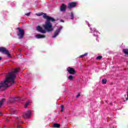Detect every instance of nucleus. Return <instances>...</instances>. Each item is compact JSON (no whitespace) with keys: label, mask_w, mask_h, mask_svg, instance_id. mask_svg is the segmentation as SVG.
<instances>
[{"label":"nucleus","mask_w":128,"mask_h":128,"mask_svg":"<svg viewBox=\"0 0 128 128\" xmlns=\"http://www.w3.org/2000/svg\"><path fill=\"white\" fill-rule=\"evenodd\" d=\"M43 18L46 20L45 24L44 26V30L42 29L40 26H38L36 27V30L42 34H46V32H52V30H54V28H52V24L50 22H56V19L52 17L47 16L46 14H44V15H43Z\"/></svg>","instance_id":"nucleus-1"},{"label":"nucleus","mask_w":128,"mask_h":128,"mask_svg":"<svg viewBox=\"0 0 128 128\" xmlns=\"http://www.w3.org/2000/svg\"><path fill=\"white\" fill-rule=\"evenodd\" d=\"M19 68H15L14 71L8 72L6 76V78L4 82H2L4 84L7 88L12 86L14 84H16V74L18 72Z\"/></svg>","instance_id":"nucleus-2"},{"label":"nucleus","mask_w":128,"mask_h":128,"mask_svg":"<svg viewBox=\"0 0 128 128\" xmlns=\"http://www.w3.org/2000/svg\"><path fill=\"white\" fill-rule=\"evenodd\" d=\"M0 52H2V54H6L9 58H12V55L10 54V51L6 50V48L4 47H0Z\"/></svg>","instance_id":"nucleus-3"},{"label":"nucleus","mask_w":128,"mask_h":128,"mask_svg":"<svg viewBox=\"0 0 128 128\" xmlns=\"http://www.w3.org/2000/svg\"><path fill=\"white\" fill-rule=\"evenodd\" d=\"M16 30H18V33L17 34L18 38L22 39L24 38V30L20 28H17Z\"/></svg>","instance_id":"nucleus-4"},{"label":"nucleus","mask_w":128,"mask_h":128,"mask_svg":"<svg viewBox=\"0 0 128 128\" xmlns=\"http://www.w3.org/2000/svg\"><path fill=\"white\" fill-rule=\"evenodd\" d=\"M62 29V27L61 26L59 28L56 30L54 32V35L52 36V38H56L60 34V30Z\"/></svg>","instance_id":"nucleus-5"},{"label":"nucleus","mask_w":128,"mask_h":128,"mask_svg":"<svg viewBox=\"0 0 128 128\" xmlns=\"http://www.w3.org/2000/svg\"><path fill=\"white\" fill-rule=\"evenodd\" d=\"M67 72H68L70 74H76V70H74V68L70 67L67 68Z\"/></svg>","instance_id":"nucleus-6"},{"label":"nucleus","mask_w":128,"mask_h":128,"mask_svg":"<svg viewBox=\"0 0 128 128\" xmlns=\"http://www.w3.org/2000/svg\"><path fill=\"white\" fill-rule=\"evenodd\" d=\"M22 116L24 118H28L30 116V111H28L24 113Z\"/></svg>","instance_id":"nucleus-7"},{"label":"nucleus","mask_w":128,"mask_h":128,"mask_svg":"<svg viewBox=\"0 0 128 128\" xmlns=\"http://www.w3.org/2000/svg\"><path fill=\"white\" fill-rule=\"evenodd\" d=\"M18 100L16 98H10L8 102V104H14V102H18Z\"/></svg>","instance_id":"nucleus-8"},{"label":"nucleus","mask_w":128,"mask_h":128,"mask_svg":"<svg viewBox=\"0 0 128 128\" xmlns=\"http://www.w3.org/2000/svg\"><path fill=\"white\" fill-rule=\"evenodd\" d=\"M76 6V2H72L71 3L68 4V8H74Z\"/></svg>","instance_id":"nucleus-9"},{"label":"nucleus","mask_w":128,"mask_h":128,"mask_svg":"<svg viewBox=\"0 0 128 128\" xmlns=\"http://www.w3.org/2000/svg\"><path fill=\"white\" fill-rule=\"evenodd\" d=\"M60 10V12H66V6L64 4H62Z\"/></svg>","instance_id":"nucleus-10"},{"label":"nucleus","mask_w":128,"mask_h":128,"mask_svg":"<svg viewBox=\"0 0 128 128\" xmlns=\"http://www.w3.org/2000/svg\"><path fill=\"white\" fill-rule=\"evenodd\" d=\"M6 88H8L2 82H0V90H4Z\"/></svg>","instance_id":"nucleus-11"},{"label":"nucleus","mask_w":128,"mask_h":128,"mask_svg":"<svg viewBox=\"0 0 128 128\" xmlns=\"http://www.w3.org/2000/svg\"><path fill=\"white\" fill-rule=\"evenodd\" d=\"M36 38H46V36L38 34L36 35Z\"/></svg>","instance_id":"nucleus-12"},{"label":"nucleus","mask_w":128,"mask_h":128,"mask_svg":"<svg viewBox=\"0 0 128 128\" xmlns=\"http://www.w3.org/2000/svg\"><path fill=\"white\" fill-rule=\"evenodd\" d=\"M54 128H60V124L56 123L54 124Z\"/></svg>","instance_id":"nucleus-13"},{"label":"nucleus","mask_w":128,"mask_h":128,"mask_svg":"<svg viewBox=\"0 0 128 128\" xmlns=\"http://www.w3.org/2000/svg\"><path fill=\"white\" fill-rule=\"evenodd\" d=\"M122 52L124 54H126L127 56H128V49H123Z\"/></svg>","instance_id":"nucleus-14"},{"label":"nucleus","mask_w":128,"mask_h":128,"mask_svg":"<svg viewBox=\"0 0 128 128\" xmlns=\"http://www.w3.org/2000/svg\"><path fill=\"white\" fill-rule=\"evenodd\" d=\"M4 102H6L5 98H3L0 101V106H2V104H4Z\"/></svg>","instance_id":"nucleus-15"},{"label":"nucleus","mask_w":128,"mask_h":128,"mask_svg":"<svg viewBox=\"0 0 128 128\" xmlns=\"http://www.w3.org/2000/svg\"><path fill=\"white\" fill-rule=\"evenodd\" d=\"M68 79L70 80H74V76L70 75L68 77Z\"/></svg>","instance_id":"nucleus-16"},{"label":"nucleus","mask_w":128,"mask_h":128,"mask_svg":"<svg viewBox=\"0 0 128 128\" xmlns=\"http://www.w3.org/2000/svg\"><path fill=\"white\" fill-rule=\"evenodd\" d=\"M106 82H108L106 79H102V84H106Z\"/></svg>","instance_id":"nucleus-17"},{"label":"nucleus","mask_w":128,"mask_h":128,"mask_svg":"<svg viewBox=\"0 0 128 128\" xmlns=\"http://www.w3.org/2000/svg\"><path fill=\"white\" fill-rule=\"evenodd\" d=\"M42 14L44 16V14L43 12L36 14V16H42Z\"/></svg>","instance_id":"nucleus-18"},{"label":"nucleus","mask_w":128,"mask_h":128,"mask_svg":"<svg viewBox=\"0 0 128 128\" xmlns=\"http://www.w3.org/2000/svg\"><path fill=\"white\" fill-rule=\"evenodd\" d=\"M70 18L71 20H74V13L72 12H70Z\"/></svg>","instance_id":"nucleus-19"},{"label":"nucleus","mask_w":128,"mask_h":128,"mask_svg":"<svg viewBox=\"0 0 128 128\" xmlns=\"http://www.w3.org/2000/svg\"><path fill=\"white\" fill-rule=\"evenodd\" d=\"M96 60H102V56H99L96 57Z\"/></svg>","instance_id":"nucleus-20"},{"label":"nucleus","mask_w":128,"mask_h":128,"mask_svg":"<svg viewBox=\"0 0 128 128\" xmlns=\"http://www.w3.org/2000/svg\"><path fill=\"white\" fill-rule=\"evenodd\" d=\"M16 122H18V124H19V122H21V124H22V122L20 120V118L17 119Z\"/></svg>","instance_id":"nucleus-21"},{"label":"nucleus","mask_w":128,"mask_h":128,"mask_svg":"<svg viewBox=\"0 0 128 128\" xmlns=\"http://www.w3.org/2000/svg\"><path fill=\"white\" fill-rule=\"evenodd\" d=\"M88 56V54L86 53L83 55L80 56L79 58H84V56Z\"/></svg>","instance_id":"nucleus-22"},{"label":"nucleus","mask_w":128,"mask_h":128,"mask_svg":"<svg viewBox=\"0 0 128 128\" xmlns=\"http://www.w3.org/2000/svg\"><path fill=\"white\" fill-rule=\"evenodd\" d=\"M64 105H61V112H64Z\"/></svg>","instance_id":"nucleus-23"},{"label":"nucleus","mask_w":128,"mask_h":128,"mask_svg":"<svg viewBox=\"0 0 128 128\" xmlns=\"http://www.w3.org/2000/svg\"><path fill=\"white\" fill-rule=\"evenodd\" d=\"M28 104H30L28 102L26 103L24 108H27L28 106Z\"/></svg>","instance_id":"nucleus-24"},{"label":"nucleus","mask_w":128,"mask_h":128,"mask_svg":"<svg viewBox=\"0 0 128 128\" xmlns=\"http://www.w3.org/2000/svg\"><path fill=\"white\" fill-rule=\"evenodd\" d=\"M26 16H30V13L28 12V13H27L26 14Z\"/></svg>","instance_id":"nucleus-25"},{"label":"nucleus","mask_w":128,"mask_h":128,"mask_svg":"<svg viewBox=\"0 0 128 128\" xmlns=\"http://www.w3.org/2000/svg\"><path fill=\"white\" fill-rule=\"evenodd\" d=\"M126 100H128V91H127V98H126Z\"/></svg>","instance_id":"nucleus-26"},{"label":"nucleus","mask_w":128,"mask_h":128,"mask_svg":"<svg viewBox=\"0 0 128 128\" xmlns=\"http://www.w3.org/2000/svg\"><path fill=\"white\" fill-rule=\"evenodd\" d=\"M79 96H80V94H78V95H76V98H78Z\"/></svg>","instance_id":"nucleus-27"},{"label":"nucleus","mask_w":128,"mask_h":128,"mask_svg":"<svg viewBox=\"0 0 128 128\" xmlns=\"http://www.w3.org/2000/svg\"><path fill=\"white\" fill-rule=\"evenodd\" d=\"M60 22H64V20H60Z\"/></svg>","instance_id":"nucleus-28"},{"label":"nucleus","mask_w":128,"mask_h":128,"mask_svg":"<svg viewBox=\"0 0 128 128\" xmlns=\"http://www.w3.org/2000/svg\"><path fill=\"white\" fill-rule=\"evenodd\" d=\"M11 112H14V109H13V108H11Z\"/></svg>","instance_id":"nucleus-29"},{"label":"nucleus","mask_w":128,"mask_h":128,"mask_svg":"<svg viewBox=\"0 0 128 128\" xmlns=\"http://www.w3.org/2000/svg\"><path fill=\"white\" fill-rule=\"evenodd\" d=\"M0 116H2V112H0Z\"/></svg>","instance_id":"nucleus-30"},{"label":"nucleus","mask_w":128,"mask_h":128,"mask_svg":"<svg viewBox=\"0 0 128 128\" xmlns=\"http://www.w3.org/2000/svg\"><path fill=\"white\" fill-rule=\"evenodd\" d=\"M2 57H0V60H2Z\"/></svg>","instance_id":"nucleus-31"},{"label":"nucleus","mask_w":128,"mask_h":128,"mask_svg":"<svg viewBox=\"0 0 128 128\" xmlns=\"http://www.w3.org/2000/svg\"><path fill=\"white\" fill-rule=\"evenodd\" d=\"M17 128H20V126H18L17 127Z\"/></svg>","instance_id":"nucleus-32"}]
</instances>
